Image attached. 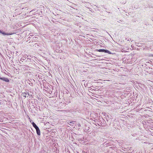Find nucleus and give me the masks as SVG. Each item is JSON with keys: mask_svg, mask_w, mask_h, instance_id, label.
<instances>
[{"mask_svg": "<svg viewBox=\"0 0 153 153\" xmlns=\"http://www.w3.org/2000/svg\"><path fill=\"white\" fill-rule=\"evenodd\" d=\"M97 51L99 52H104L105 53H107L109 54H111V52L107 50L100 49L97 50Z\"/></svg>", "mask_w": 153, "mask_h": 153, "instance_id": "f257e3e1", "label": "nucleus"}, {"mask_svg": "<svg viewBox=\"0 0 153 153\" xmlns=\"http://www.w3.org/2000/svg\"><path fill=\"white\" fill-rule=\"evenodd\" d=\"M0 79L7 82H9V80L7 78L0 77Z\"/></svg>", "mask_w": 153, "mask_h": 153, "instance_id": "f03ea898", "label": "nucleus"}, {"mask_svg": "<svg viewBox=\"0 0 153 153\" xmlns=\"http://www.w3.org/2000/svg\"><path fill=\"white\" fill-rule=\"evenodd\" d=\"M0 33H2V34H3V35H11L13 34V33H6L4 32H2L0 30Z\"/></svg>", "mask_w": 153, "mask_h": 153, "instance_id": "7ed1b4c3", "label": "nucleus"}, {"mask_svg": "<svg viewBox=\"0 0 153 153\" xmlns=\"http://www.w3.org/2000/svg\"><path fill=\"white\" fill-rule=\"evenodd\" d=\"M36 129V131L37 134L38 135H40V130L39 128L38 127V128Z\"/></svg>", "mask_w": 153, "mask_h": 153, "instance_id": "20e7f679", "label": "nucleus"}, {"mask_svg": "<svg viewBox=\"0 0 153 153\" xmlns=\"http://www.w3.org/2000/svg\"><path fill=\"white\" fill-rule=\"evenodd\" d=\"M29 95V94L28 93V94H27V93H22V95L24 97H27V96H28V95Z\"/></svg>", "mask_w": 153, "mask_h": 153, "instance_id": "39448f33", "label": "nucleus"}, {"mask_svg": "<svg viewBox=\"0 0 153 153\" xmlns=\"http://www.w3.org/2000/svg\"><path fill=\"white\" fill-rule=\"evenodd\" d=\"M32 124L33 126L35 128V129L38 127L34 122H32Z\"/></svg>", "mask_w": 153, "mask_h": 153, "instance_id": "423d86ee", "label": "nucleus"}, {"mask_svg": "<svg viewBox=\"0 0 153 153\" xmlns=\"http://www.w3.org/2000/svg\"><path fill=\"white\" fill-rule=\"evenodd\" d=\"M72 123H73L72 122H70V123H69V124L70 125H71L72 124Z\"/></svg>", "mask_w": 153, "mask_h": 153, "instance_id": "0eeeda50", "label": "nucleus"}, {"mask_svg": "<svg viewBox=\"0 0 153 153\" xmlns=\"http://www.w3.org/2000/svg\"><path fill=\"white\" fill-rule=\"evenodd\" d=\"M29 120H30V122H31V121H32V120H31V119H30V117H29Z\"/></svg>", "mask_w": 153, "mask_h": 153, "instance_id": "6e6552de", "label": "nucleus"}]
</instances>
